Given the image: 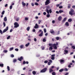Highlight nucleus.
I'll return each mask as SVG.
<instances>
[{"label":"nucleus","mask_w":75,"mask_h":75,"mask_svg":"<svg viewBox=\"0 0 75 75\" xmlns=\"http://www.w3.org/2000/svg\"><path fill=\"white\" fill-rule=\"evenodd\" d=\"M50 8L49 6H47L46 7V8L45 9V11L47 12V14H50V13H52V10L51 9H49Z\"/></svg>","instance_id":"f03ea898"},{"label":"nucleus","mask_w":75,"mask_h":75,"mask_svg":"<svg viewBox=\"0 0 75 75\" xmlns=\"http://www.w3.org/2000/svg\"><path fill=\"white\" fill-rule=\"evenodd\" d=\"M8 30V27L7 26L6 27V28L4 29L3 31V33H6L7 31Z\"/></svg>","instance_id":"39448f33"},{"label":"nucleus","mask_w":75,"mask_h":75,"mask_svg":"<svg viewBox=\"0 0 75 75\" xmlns=\"http://www.w3.org/2000/svg\"><path fill=\"white\" fill-rule=\"evenodd\" d=\"M20 47L21 48V49H22V48H23V47H24V45H20Z\"/></svg>","instance_id":"a211bd4d"},{"label":"nucleus","mask_w":75,"mask_h":75,"mask_svg":"<svg viewBox=\"0 0 75 75\" xmlns=\"http://www.w3.org/2000/svg\"><path fill=\"white\" fill-rule=\"evenodd\" d=\"M65 24L67 26H69V23H68V22H66L65 23Z\"/></svg>","instance_id":"a878e982"},{"label":"nucleus","mask_w":75,"mask_h":75,"mask_svg":"<svg viewBox=\"0 0 75 75\" xmlns=\"http://www.w3.org/2000/svg\"><path fill=\"white\" fill-rule=\"evenodd\" d=\"M49 62H51V63H52V60L50 59L49 60Z\"/></svg>","instance_id":"052dcab7"},{"label":"nucleus","mask_w":75,"mask_h":75,"mask_svg":"<svg viewBox=\"0 0 75 75\" xmlns=\"http://www.w3.org/2000/svg\"><path fill=\"white\" fill-rule=\"evenodd\" d=\"M64 52H65L64 53V54H67L68 52V51L66 50H64Z\"/></svg>","instance_id":"4468645a"},{"label":"nucleus","mask_w":75,"mask_h":75,"mask_svg":"<svg viewBox=\"0 0 75 75\" xmlns=\"http://www.w3.org/2000/svg\"><path fill=\"white\" fill-rule=\"evenodd\" d=\"M52 46H50V48L49 49V50H50V49L51 50H52Z\"/></svg>","instance_id":"58836bf2"},{"label":"nucleus","mask_w":75,"mask_h":75,"mask_svg":"<svg viewBox=\"0 0 75 75\" xmlns=\"http://www.w3.org/2000/svg\"><path fill=\"white\" fill-rule=\"evenodd\" d=\"M4 13H5V11H3L1 13V14H2V15H3L4 14Z\"/></svg>","instance_id":"f704fd0d"},{"label":"nucleus","mask_w":75,"mask_h":75,"mask_svg":"<svg viewBox=\"0 0 75 75\" xmlns=\"http://www.w3.org/2000/svg\"><path fill=\"white\" fill-rule=\"evenodd\" d=\"M11 57H12V58H13V57H14V56L13 54H11Z\"/></svg>","instance_id":"6e6d98bb"},{"label":"nucleus","mask_w":75,"mask_h":75,"mask_svg":"<svg viewBox=\"0 0 75 75\" xmlns=\"http://www.w3.org/2000/svg\"><path fill=\"white\" fill-rule=\"evenodd\" d=\"M71 48L73 49V50H75V46H71Z\"/></svg>","instance_id":"c9c22d12"},{"label":"nucleus","mask_w":75,"mask_h":75,"mask_svg":"<svg viewBox=\"0 0 75 75\" xmlns=\"http://www.w3.org/2000/svg\"><path fill=\"white\" fill-rule=\"evenodd\" d=\"M46 14H47V13H46V12H44L43 13V15H45Z\"/></svg>","instance_id":"e2e57ef3"},{"label":"nucleus","mask_w":75,"mask_h":75,"mask_svg":"<svg viewBox=\"0 0 75 75\" xmlns=\"http://www.w3.org/2000/svg\"><path fill=\"white\" fill-rule=\"evenodd\" d=\"M43 35V32L42 31L41 32V33L39 35V36L40 37H42V35Z\"/></svg>","instance_id":"ddd939ff"},{"label":"nucleus","mask_w":75,"mask_h":75,"mask_svg":"<svg viewBox=\"0 0 75 75\" xmlns=\"http://www.w3.org/2000/svg\"><path fill=\"white\" fill-rule=\"evenodd\" d=\"M64 62V60L62 59L60 60V62H61V63H62V62Z\"/></svg>","instance_id":"ea45409f"},{"label":"nucleus","mask_w":75,"mask_h":75,"mask_svg":"<svg viewBox=\"0 0 75 75\" xmlns=\"http://www.w3.org/2000/svg\"><path fill=\"white\" fill-rule=\"evenodd\" d=\"M46 38H44L43 39V42H45L46 41Z\"/></svg>","instance_id":"412c9836"},{"label":"nucleus","mask_w":75,"mask_h":75,"mask_svg":"<svg viewBox=\"0 0 75 75\" xmlns=\"http://www.w3.org/2000/svg\"><path fill=\"white\" fill-rule=\"evenodd\" d=\"M55 38L57 40H59V37H56Z\"/></svg>","instance_id":"7c9ffc66"},{"label":"nucleus","mask_w":75,"mask_h":75,"mask_svg":"<svg viewBox=\"0 0 75 75\" xmlns=\"http://www.w3.org/2000/svg\"><path fill=\"white\" fill-rule=\"evenodd\" d=\"M33 75H35L36 74V72H35V71H33Z\"/></svg>","instance_id":"c756f323"},{"label":"nucleus","mask_w":75,"mask_h":75,"mask_svg":"<svg viewBox=\"0 0 75 75\" xmlns=\"http://www.w3.org/2000/svg\"><path fill=\"white\" fill-rule=\"evenodd\" d=\"M4 66V64H0V67H3Z\"/></svg>","instance_id":"cd10ccee"},{"label":"nucleus","mask_w":75,"mask_h":75,"mask_svg":"<svg viewBox=\"0 0 75 75\" xmlns=\"http://www.w3.org/2000/svg\"><path fill=\"white\" fill-rule=\"evenodd\" d=\"M71 4H69L68 5V8H71Z\"/></svg>","instance_id":"dca6fc26"},{"label":"nucleus","mask_w":75,"mask_h":75,"mask_svg":"<svg viewBox=\"0 0 75 75\" xmlns=\"http://www.w3.org/2000/svg\"><path fill=\"white\" fill-rule=\"evenodd\" d=\"M59 33H60V31L59 30L57 32V35H59Z\"/></svg>","instance_id":"3c124183"},{"label":"nucleus","mask_w":75,"mask_h":75,"mask_svg":"<svg viewBox=\"0 0 75 75\" xmlns=\"http://www.w3.org/2000/svg\"><path fill=\"white\" fill-rule=\"evenodd\" d=\"M33 32H35V29H34L33 30Z\"/></svg>","instance_id":"774afa93"},{"label":"nucleus","mask_w":75,"mask_h":75,"mask_svg":"<svg viewBox=\"0 0 75 75\" xmlns=\"http://www.w3.org/2000/svg\"><path fill=\"white\" fill-rule=\"evenodd\" d=\"M44 33L47 32V30H46V29L45 28L44 29Z\"/></svg>","instance_id":"864d4df0"},{"label":"nucleus","mask_w":75,"mask_h":75,"mask_svg":"<svg viewBox=\"0 0 75 75\" xmlns=\"http://www.w3.org/2000/svg\"><path fill=\"white\" fill-rule=\"evenodd\" d=\"M7 69L8 71H10V67H9V66H7Z\"/></svg>","instance_id":"6ab92c4d"},{"label":"nucleus","mask_w":75,"mask_h":75,"mask_svg":"<svg viewBox=\"0 0 75 75\" xmlns=\"http://www.w3.org/2000/svg\"><path fill=\"white\" fill-rule=\"evenodd\" d=\"M74 10L72 9H71L70 11H69V14L71 16H73L74 14Z\"/></svg>","instance_id":"7ed1b4c3"},{"label":"nucleus","mask_w":75,"mask_h":75,"mask_svg":"<svg viewBox=\"0 0 75 75\" xmlns=\"http://www.w3.org/2000/svg\"><path fill=\"white\" fill-rule=\"evenodd\" d=\"M7 50H4L3 51V52H5V53H6V52H7Z\"/></svg>","instance_id":"a18cd8bd"},{"label":"nucleus","mask_w":75,"mask_h":75,"mask_svg":"<svg viewBox=\"0 0 75 75\" xmlns=\"http://www.w3.org/2000/svg\"><path fill=\"white\" fill-rule=\"evenodd\" d=\"M47 68H45L41 70V71H40V72H45V71H47Z\"/></svg>","instance_id":"423d86ee"},{"label":"nucleus","mask_w":75,"mask_h":75,"mask_svg":"<svg viewBox=\"0 0 75 75\" xmlns=\"http://www.w3.org/2000/svg\"><path fill=\"white\" fill-rule=\"evenodd\" d=\"M50 0H46L45 2V5H48L49 4H50Z\"/></svg>","instance_id":"6e6552de"},{"label":"nucleus","mask_w":75,"mask_h":75,"mask_svg":"<svg viewBox=\"0 0 75 75\" xmlns=\"http://www.w3.org/2000/svg\"><path fill=\"white\" fill-rule=\"evenodd\" d=\"M51 59H52V60H54V59H55V57H52L51 58Z\"/></svg>","instance_id":"09e8293b"},{"label":"nucleus","mask_w":75,"mask_h":75,"mask_svg":"<svg viewBox=\"0 0 75 75\" xmlns=\"http://www.w3.org/2000/svg\"><path fill=\"white\" fill-rule=\"evenodd\" d=\"M22 4L23 5V7H25V5H26L25 3H24V2H22Z\"/></svg>","instance_id":"2eb2a0df"},{"label":"nucleus","mask_w":75,"mask_h":75,"mask_svg":"<svg viewBox=\"0 0 75 75\" xmlns=\"http://www.w3.org/2000/svg\"><path fill=\"white\" fill-rule=\"evenodd\" d=\"M13 8V6L12 5H11L10 6V9H12V8Z\"/></svg>","instance_id":"de8ad7c7"},{"label":"nucleus","mask_w":75,"mask_h":75,"mask_svg":"<svg viewBox=\"0 0 75 75\" xmlns=\"http://www.w3.org/2000/svg\"><path fill=\"white\" fill-rule=\"evenodd\" d=\"M26 64V62H25V61H23V64Z\"/></svg>","instance_id":"4d7b16f0"},{"label":"nucleus","mask_w":75,"mask_h":75,"mask_svg":"<svg viewBox=\"0 0 75 75\" xmlns=\"http://www.w3.org/2000/svg\"><path fill=\"white\" fill-rule=\"evenodd\" d=\"M16 61H17V59H13V62H16Z\"/></svg>","instance_id":"e433bc0d"},{"label":"nucleus","mask_w":75,"mask_h":75,"mask_svg":"<svg viewBox=\"0 0 75 75\" xmlns=\"http://www.w3.org/2000/svg\"><path fill=\"white\" fill-rule=\"evenodd\" d=\"M0 33H1V34H3V32L2 31V30H1L0 29Z\"/></svg>","instance_id":"603ef678"},{"label":"nucleus","mask_w":75,"mask_h":75,"mask_svg":"<svg viewBox=\"0 0 75 75\" xmlns=\"http://www.w3.org/2000/svg\"><path fill=\"white\" fill-rule=\"evenodd\" d=\"M19 20H20V18H19V17L17 18L16 19V21H18Z\"/></svg>","instance_id":"5701e85b"},{"label":"nucleus","mask_w":75,"mask_h":75,"mask_svg":"<svg viewBox=\"0 0 75 75\" xmlns=\"http://www.w3.org/2000/svg\"><path fill=\"white\" fill-rule=\"evenodd\" d=\"M55 54H52V55H51V57H55Z\"/></svg>","instance_id":"bf43d9fd"},{"label":"nucleus","mask_w":75,"mask_h":75,"mask_svg":"<svg viewBox=\"0 0 75 75\" xmlns=\"http://www.w3.org/2000/svg\"><path fill=\"white\" fill-rule=\"evenodd\" d=\"M50 33L51 34H53V33H54V31L53 30H52V31H50Z\"/></svg>","instance_id":"4c0bfd02"},{"label":"nucleus","mask_w":75,"mask_h":75,"mask_svg":"<svg viewBox=\"0 0 75 75\" xmlns=\"http://www.w3.org/2000/svg\"><path fill=\"white\" fill-rule=\"evenodd\" d=\"M63 71H64V69H62L60 70H59V71L60 72H62Z\"/></svg>","instance_id":"b1692460"},{"label":"nucleus","mask_w":75,"mask_h":75,"mask_svg":"<svg viewBox=\"0 0 75 75\" xmlns=\"http://www.w3.org/2000/svg\"><path fill=\"white\" fill-rule=\"evenodd\" d=\"M35 26H34V28H38V25L37 24H35Z\"/></svg>","instance_id":"9d476101"},{"label":"nucleus","mask_w":75,"mask_h":75,"mask_svg":"<svg viewBox=\"0 0 75 75\" xmlns=\"http://www.w3.org/2000/svg\"><path fill=\"white\" fill-rule=\"evenodd\" d=\"M3 24L4 27H6V23H5V22H4L3 23Z\"/></svg>","instance_id":"37998d69"},{"label":"nucleus","mask_w":75,"mask_h":75,"mask_svg":"<svg viewBox=\"0 0 75 75\" xmlns=\"http://www.w3.org/2000/svg\"><path fill=\"white\" fill-rule=\"evenodd\" d=\"M58 44V42H56V44L54 43V44H52L51 43H49V45L50 47H52L55 50H57V46Z\"/></svg>","instance_id":"f257e3e1"},{"label":"nucleus","mask_w":75,"mask_h":75,"mask_svg":"<svg viewBox=\"0 0 75 75\" xmlns=\"http://www.w3.org/2000/svg\"><path fill=\"white\" fill-rule=\"evenodd\" d=\"M63 7L62 6H59V8H62Z\"/></svg>","instance_id":"0e129e2a"},{"label":"nucleus","mask_w":75,"mask_h":75,"mask_svg":"<svg viewBox=\"0 0 75 75\" xmlns=\"http://www.w3.org/2000/svg\"><path fill=\"white\" fill-rule=\"evenodd\" d=\"M25 21H28V18L27 17H25Z\"/></svg>","instance_id":"a19ab883"},{"label":"nucleus","mask_w":75,"mask_h":75,"mask_svg":"<svg viewBox=\"0 0 75 75\" xmlns=\"http://www.w3.org/2000/svg\"><path fill=\"white\" fill-rule=\"evenodd\" d=\"M44 63H45V64H47V63H48V61L45 60L44 61Z\"/></svg>","instance_id":"8fccbe9b"},{"label":"nucleus","mask_w":75,"mask_h":75,"mask_svg":"<svg viewBox=\"0 0 75 75\" xmlns=\"http://www.w3.org/2000/svg\"><path fill=\"white\" fill-rule=\"evenodd\" d=\"M35 5L36 6H38V5L39 4H38V3H37V2H35Z\"/></svg>","instance_id":"79ce46f5"},{"label":"nucleus","mask_w":75,"mask_h":75,"mask_svg":"<svg viewBox=\"0 0 75 75\" xmlns=\"http://www.w3.org/2000/svg\"><path fill=\"white\" fill-rule=\"evenodd\" d=\"M52 75H56V73H55V72H53L52 73Z\"/></svg>","instance_id":"c85d7f7f"},{"label":"nucleus","mask_w":75,"mask_h":75,"mask_svg":"<svg viewBox=\"0 0 75 75\" xmlns=\"http://www.w3.org/2000/svg\"><path fill=\"white\" fill-rule=\"evenodd\" d=\"M38 24H40V23H41V21L40 20H39V21H38Z\"/></svg>","instance_id":"49530a36"},{"label":"nucleus","mask_w":75,"mask_h":75,"mask_svg":"<svg viewBox=\"0 0 75 75\" xmlns=\"http://www.w3.org/2000/svg\"><path fill=\"white\" fill-rule=\"evenodd\" d=\"M55 23V21L54 20H53L52 21V23H53V24H54Z\"/></svg>","instance_id":"5fc2aeb1"},{"label":"nucleus","mask_w":75,"mask_h":75,"mask_svg":"<svg viewBox=\"0 0 75 75\" xmlns=\"http://www.w3.org/2000/svg\"><path fill=\"white\" fill-rule=\"evenodd\" d=\"M72 8H75V6H72Z\"/></svg>","instance_id":"69168bd1"},{"label":"nucleus","mask_w":75,"mask_h":75,"mask_svg":"<svg viewBox=\"0 0 75 75\" xmlns=\"http://www.w3.org/2000/svg\"><path fill=\"white\" fill-rule=\"evenodd\" d=\"M41 48H42V50H44V49H45V48L44 46H42Z\"/></svg>","instance_id":"72a5a7b5"},{"label":"nucleus","mask_w":75,"mask_h":75,"mask_svg":"<svg viewBox=\"0 0 75 75\" xmlns=\"http://www.w3.org/2000/svg\"><path fill=\"white\" fill-rule=\"evenodd\" d=\"M30 26H28L27 28V30L28 31L29 30H30Z\"/></svg>","instance_id":"4be33fe9"},{"label":"nucleus","mask_w":75,"mask_h":75,"mask_svg":"<svg viewBox=\"0 0 75 75\" xmlns=\"http://www.w3.org/2000/svg\"><path fill=\"white\" fill-rule=\"evenodd\" d=\"M72 21V19H69L68 20V21L69 22H71Z\"/></svg>","instance_id":"393cba45"},{"label":"nucleus","mask_w":75,"mask_h":75,"mask_svg":"<svg viewBox=\"0 0 75 75\" xmlns=\"http://www.w3.org/2000/svg\"><path fill=\"white\" fill-rule=\"evenodd\" d=\"M58 20L59 21H61L62 20V17L61 16H59V17L58 18Z\"/></svg>","instance_id":"9b49d317"},{"label":"nucleus","mask_w":75,"mask_h":75,"mask_svg":"<svg viewBox=\"0 0 75 75\" xmlns=\"http://www.w3.org/2000/svg\"><path fill=\"white\" fill-rule=\"evenodd\" d=\"M10 35H9L7 37V40H8L10 39Z\"/></svg>","instance_id":"c03bdc74"},{"label":"nucleus","mask_w":75,"mask_h":75,"mask_svg":"<svg viewBox=\"0 0 75 75\" xmlns=\"http://www.w3.org/2000/svg\"><path fill=\"white\" fill-rule=\"evenodd\" d=\"M34 41L35 42H36V41H37V39H36V38H34Z\"/></svg>","instance_id":"680f3d73"},{"label":"nucleus","mask_w":75,"mask_h":75,"mask_svg":"<svg viewBox=\"0 0 75 75\" xmlns=\"http://www.w3.org/2000/svg\"><path fill=\"white\" fill-rule=\"evenodd\" d=\"M7 21V17H5L4 19V21Z\"/></svg>","instance_id":"f3484780"},{"label":"nucleus","mask_w":75,"mask_h":75,"mask_svg":"<svg viewBox=\"0 0 75 75\" xmlns=\"http://www.w3.org/2000/svg\"><path fill=\"white\" fill-rule=\"evenodd\" d=\"M24 59V57L23 56H21L20 57V58H18V60L19 61H22V60Z\"/></svg>","instance_id":"0eeeda50"},{"label":"nucleus","mask_w":75,"mask_h":75,"mask_svg":"<svg viewBox=\"0 0 75 75\" xmlns=\"http://www.w3.org/2000/svg\"><path fill=\"white\" fill-rule=\"evenodd\" d=\"M54 71V70L50 68L49 69V72L50 73H52V72Z\"/></svg>","instance_id":"1a4fd4ad"},{"label":"nucleus","mask_w":75,"mask_h":75,"mask_svg":"<svg viewBox=\"0 0 75 75\" xmlns=\"http://www.w3.org/2000/svg\"><path fill=\"white\" fill-rule=\"evenodd\" d=\"M14 49V47H11L10 48L9 51H12Z\"/></svg>","instance_id":"bb28decb"},{"label":"nucleus","mask_w":75,"mask_h":75,"mask_svg":"<svg viewBox=\"0 0 75 75\" xmlns=\"http://www.w3.org/2000/svg\"><path fill=\"white\" fill-rule=\"evenodd\" d=\"M30 45V43L28 42L27 44H26L25 45V47H28V45Z\"/></svg>","instance_id":"aec40b11"},{"label":"nucleus","mask_w":75,"mask_h":75,"mask_svg":"<svg viewBox=\"0 0 75 75\" xmlns=\"http://www.w3.org/2000/svg\"><path fill=\"white\" fill-rule=\"evenodd\" d=\"M15 50L16 51H18V49L17 48L15 49Z\"/></svg>","instance_id":"13d9d810"},{"label":"nucleus","mask_w":75,"mask_h":75,"mask_svg":"<svg viewBox=\"0 0 75 75\" xmlns=\"http://www.w3.org/2000/svg\"><path fill=\"white\" fill-rule=\"evenodd\" d=\"M67 18H64V19H63V20L62 21V23H64V22H65V21H66V20H67Z\"/></svg>","instance_id":"f8f14e48"},{"label":"nucleus","mask_w":75,"mask_h":75,"mask_svg":"<svg viewBox=\"0 0 75 75\" xmlns=\"http://www.w3.org/2000/svg\"><path fill=\"white\" fill-rule=\"evenodd\" d=\"M46 17L48 18L50 17V14L47 15Z\"/></svg>","instance_id":"2f4dec72"},{"label":"nucleus","mask_w":75,"mask_h":75,"mask_svg":"<svg viewBox=\"0 0 75 75\" xmlns=\"http://www.w3.org/2000/svg\"><path fill=\"white\" fill-rule=\"evenodd\" d=\"M31 4L32 6H34V3H31Z\"/></svg>","instance_id":"338daca9"},{"label":"nucleus","mask_w":75,"mask_h":75,"mask_svg":"<svg viewBox=\"0 0 75 75\" xmlns=\"http://www.w3.org/2000/svg\"><path fill=\"white\" fill-rule=\"evenodd\" d=\"M14 28H17L19 27V24L17 22H15L14 23Z\"/></svg>","instance_id":"20e7f679"},{"label":"nucleus","mask_w":75,"mask_h":75,"mask_svg":"<svg viewBox=\"0 0 75 75\" xmlns=\"http://www.w3.org/2000/svg\"><path fill=\"white\" fill-rule=\"evenodd\" d=\"M59 12L60 13H61L64 12V11L63 10H60L59 11Z\"/></svg>","instance_id":"473e14b6"}]
</instances>
